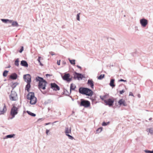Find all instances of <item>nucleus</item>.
Here are the masks:
<instances>
[{
  "label": "nucleus",
  "mask_w": 153,
  "mask_h": 153,
  "mask_svg": "<svg viewBox=\"0 0 153 153\" xmlns=\"http://www.w3.org/2000/svg\"><path fill=\"white\" fill-rule=\"evenodd\" d=\"M63 64H64L65 65V64H66V62H63Z\"/></svg>",
  "instance_id": "nucleus-47"
},
{
  "label": "nucleus",
  "mask_w": 153,
  "mask_h": 153,
  "mask_svg": "<svg viewBox=\"0 0 153 153\" xmlns=\"http://www.w3.org/2000/svg\"><path fill=\"white\" fill-rule=\"evenodd\" d=\"M19 60L18 59H16L15 62V64L16 65L18 66L19 65Z\"/></svg>",
  "instance_id": "nucleus-29"
},
{
  "label": "nucleus",
  "mask_w": 153,
  "mask_h": 153,
  "mask_svg": "<svg viewBox=\"0 0 153 153\" xmlns=\"http://www.w3.org/2000/svg\"><path fill=\"white\" fill-rule=\"evenodd\" d=\"M71 128L69 129L68 128H66L65 129V133L66 135H67L68 134L71 133Z\"/></svg>",
  "instance_id": "nucleus-18"
},
{
  "label": "nucleus",
  "mask_w": 153,
  "mask_h": 153,
  "mask_svg": "<svg viewBox=\"0 0 153 153\" xmlns=\"http://www.w3.org/2000/svg\"><path fill=\"white\" fill-rule=\"evenodd\" d=\"M21 65L22 66H24L25 67H27L28 65L25 61L22 60L21 62Z\"/></svg>",
  "instance_id": "nucleus-16"
},
{
  "label": "nucleus",
  "mask_w": 153,
  "mask_h": 153,
  "mask_svg": "<svg viewBox=\"0 0 153 153\" xmlns=\"http://www.w3.org/2000/svg\"><path fill=\"white\" fill-rule=\"evenodd\" d=\"M140 22L142 26L143 27H145L148 23L147 20L145 19H141L140 21Z\"/></svg>",
  "instance_id": "nucleus-10"
},
{
  "label": "nucleus",
  "mask_w": 153,
  "mask_h": 153,
  "mask_svg": "<svg viewBox=\"0 0 153 153\" xmlns=\"http://www.w3.org/2000/svg\"><path fill=\"white\" fill-rule=\"evenodd\" d=\"M121 81H123V82H126V80H124V79H120V80H119V82H121Z\"/></svg>",
  "instance_id": "nucleus-41"
},
{
  "label": "nucleus",
  "mask_w": 153,
  "mask_h": 153,
  "mask_svg": "<svg viewBox=\"0 0 153 153\" xmlns=\"http://www.w3.org/2000/svg\"><path fill=\"white\" fill-rule=\"evenodd\" d=\"M12 25L13 26H18V25L17 22H12Z\"/></svg>",
  "instance_id": "nucleus-24"
},
{
  "label": "nucleus",
  "mask_w": 153,
  "mask_h": 153,
  "mask_svg": "<svg viewBox=\"0 0 153 153\" xmlns=\"http://www.w3.org/2000/svg\"><path fill=\"white\" fill-rule=\"evenodd\" d=\"M104 74H101L98 77V79H101L104 77Z\"/></svg>",
  "instance_id": "nucleus-25"
},
{
  "label": "nucleus",
  "mask_w": 153,
  "mask_h": 153,
  "mask_svg": "<svg viewBox=\"0 0 153 153\" xmlns=\"http://www.w3.org/2000/svg\"><path fill=\"white\" fill-rule=\"evenodd\" d=\"M49 130L47 129L46 131V134L48 135V133L49 132Z\"/></svg>",
  "instance_id": "nucleus-44"
},
{
  "label": "nucleus",
  "mask_w": 153,
  "mask_h": 153,
  "mask_svg": "<svg viewBox=\"0 0 153 153\" xmlns=\"http://www.w3.org/2000/svg\"><path fill=\"white\" fill-rule=\"evenodd\" d=\"M6 111V108L4 104L0 106V114H4Z\"/></svg>",
  "instance_id": "nucleus-9"
},
{
  "label": "nucleus",
  "mask_w": 153,
  "mask_h": 153,
  "mask_svg": "<svg viewBox=\"0 0 153 153\" xmlns=\"http://www.w3.org/2000/svg\"><path fill=\"white\" fill-rule=\"evenodd\" d=\"M60 60H59V61H57V64L58 65H60Z\"/></svg>",
  "instance_id": "nucleus-43"
},
{
  "label": "nucleus",
  "mask_w": 153,
  "mask_h": 153,
  "mask_svg": "<svg viewBox=\"0 0 153 153\" xmlns=\"http://www.w3.org/2000/svg\"><path fill=\"white\" fill-rule=\"evenodd\" d=\"M27 112L29 114L32 116L35 117L36 116V114H35L32 113L30 111H27Z\"/></svg>",
  "instance_id": "nucleus-23"
},
{
  "label": "nucleus",
  "mask_w": 153,
  "mask_h": 153,
  "mask_svg": "<svg viewBox=\"0 0 153 153\" xmlns=\"http://www.w3.org/2000/svg\"><path fill=\"white\" fill-rule=\"evenodd\" d=\"M118 103L120 105H123L124 106L126 105L125 101L122 99H120Z\"/></svg>",
  "instance_id": "nucleus-15"
},
{
  "label": "nucleus",
  "mask_w": 153,
  "mask_h": 153,
  "mask_svg": "<svg viewBox=\"0 0 153 153\" xmlns=\"http://www.w3.org/2000/svg\"><path fill=\"white\" fill-rule=\"evenodd\" d=\"M125 92V91L124 90H123L122 91H120V94H123Z\"/></svg>",
  "instance_id": "nucleus-37"
},
{
  "label": "nucleus",
  "mask_w": 153,
  "mask_h": 153,
  "mask_svg": "<svg viewBox=\"0 0 153 153\" xmlns=\"http://www.w3.org/2000/svg\"><path fill=\"white\" fill-rule=\"evenodd\" d=\"M114 99L113 98H110L105 100V103L107 105L111 106L113 105Z\"/></svg>",
  "instance_id": "nucleus-7"
},
{
  "label": "nucleus",
  "mask_w": 153,
  "mask_h": 153,
  "mask_svg": "<svg viewBox=\"0 0 153 153\" xmlns=\"http://www.w3.org/2000/svg\"><path fill=\"white\" fill-rule=\"evenodd\" d=\"M90 102L89 101L83 99L81 100V102L79 104L80 106H83L85 108H88L90 106Z\"/></svg>",
  "instance_id": "nucleus-4"
},
{
  "label": "nucleus",
  "mask_w": 153,
  "mask_h": 153,
  "mask_svg": "<svg viewBox=\"0 0 153 153\" xmlns=\"http://www.w3.org/2000/svg\"><path fill=\"white\" fill-rule=\"evenodd\" d=\"M30 82H27V84L25 87V90H27L28 92L29 91V88L30 87Z\"/></svg>",
  "instance_id": "nucleus-20"
},
{
  "label": "nucleus",
  "mask_w": 153,
  "mask_h": 153,
  "mask_svg": "<svg viewBox=\"0 0 153 153\" xmlns=\"http://www.w3.org/2000/svg\"><path fill=\"white\" fill-rule=\"evenodd\" d=\"M23 51V46L21 47V48L20 50L19 51V52L20 53H22V51Z\"/></svg>",
  "instance_id": "nucleus-38"
},
{
  "label": "nucleus",
  "mask_w": 153,
  "mask_h": 153,
  "mask_svg": "<svg viewBox=\"0 0 153 153\" xmlns=\"http://www.w3.org/2000/svg\"><path fill=\"white\" fill-rule=\"evenodd\" d=\"M40 58H41V57H38V62H39L40 63V65H42V64H41V62H40Z\"/></svg>",
  "instance_id": "nucleus-39"
},
{
  "label": "nucleus",
  "mask_w": 153,
  "mask_h": 153,
  "mask_svg": "<svg viewBox=\"0 0 153 153\" xmlns=\"http://www.w3.org/2000/svg\"><path fill=\"white\" fill-rule=\"evenodd\" d=\"M71 140H73L74 139V137L71 136L69 134H67L66 135Z\"/></svg>",
  "instance_id": "nucleus-33"
},
{
  "label": "nucleus",
  "mask_w": 153,
  "mask_h": 153,
  "mask_svg": "<svg viewBox=\"0 0 153 153\" xmlns=\"http://www.w3.org/2000/svg\"><path fill=\"white\" fill-rule=\"evenodd\" d=\"M50 124V123H46L45 124V125H48L49 124Z\"/></svg>",
  "instance_id": "nucleus-46"
},
{
  "label": "nucleus",
  "mask_w": 153,
  "mask_h": 153,
  "mask_svg": "<svg viewBox=\"0 0 153 153\" xmlns=\"http://www.w3.org/2000/svg\"><path fill=\"white\" fill-rule=\"evenodd\" d=\"M79 92L82 94L88 96H91L93 94L92 90L88 88L80 87L79 89Z\"/></svg>",
  "instance_id": "nucleus-2"
},
{
  "label": "nucleus",
  "mask_w": 153,
  "mask_h": 153,
  "mask_svg": "<svg viewBox=\"0 0 153 153\" xmlns=\"http://www.w3.org/2000/svg\"><path fill=\"white\" fill-rule=\"evenodd\" d=\"M80 13H78L77 14V16H76L77 19L78 20V21H79L80 20V19H79V15H80Z\"/></svg>",
  "instance_id": "nucleus-34"
},
{
  "label": "nucleus",
  "mask_w": 153,
  "mask_h": 153,
  "mask_svg": "<svg viewBox=\"0 0 153 153\" xmlns=\"http://www.w3.org/2000/svg\"><path fill=\"white\" fill-rule=\"evenodd\" d=\"M69 61L70 63L72 65H75V60H71L69 59Z\"/></svg>",
  "instance_id": "nucleus-28"
},
{
  "label": "nucleus",
  "mask_w": 153,
  "mask_h": 153,
  "mask_svg": "<svg viewBox=\"0 0 153 153\" xmlns=\"http://www.w3.org/2000/svg\"><path fill=\"white\" fill-rule=\"evenodd\" d=\"M109 122H107V123L103 122L102 123V126H106V125H108L109 124Z\"/></svg>",
  "instance_id": "nucleus-30"
},
{
  "label": "nucleus",
  "mask_w": 153,
  "mask_h": 153,
  "mask_svg": "<svg viewBox=\"0 0 153 153\" xmlns=\"http://www.w3.org/2000/svg\"><path fill=\"white\" fill-rule=\"evenodd\" d=\"M1 20L3 22L5 23H7V22H9L10 23H11L12 22V21L9 20L8 19H2Z\"/></svg>",
  "instance_id": "nucleus-22"
},
{
  "label": "nucleus",
  "mask_w": 153,
  "mask_h": 153,
  "mask_svg": "<svg viewBox=\"0 0 153 153\" xmlns=\"http://www.w3.org/2000/svg\"><path fill=\"white\" fill-rule=\"evenodd\" d=\"M77 67L78 68H80V69H81V67L80 66H79V65H77Z\"/></svg>",
  "instance_id": "nucleus-45"
},
{
  "label": "nucleus",
  "mask_w": 153,
  "mask_h": 153,
  "mask_svg": "<svg viewBox=\"0 0 153 153\" xmlns=\"http://www.w3.org/2000/svg\"><path fill=\"white\" fill-rule=\"evenodd\" d=\"M129 96H131L134 97L133 93L132 92H130L129 94Z\"/></svg>",
  "instance_id": "nucleus-42"
},
{
  "label": "nucleus",
  "mask_w": 153,
  "mask_h": 153,
  "mask_svg": "<svg viewBox=\"0 0 153 153\" xmlns=\"http://www.w3.org/2000/svg\"><path fill=\"white\" fill-rule=\"evenodd\" d=\"M18 108L15 106L13 105V107L11 108V111L10 112V115L12 116L11 119H12L14 117L15 115L17 114L18 113Z\"/></svg>",
  "instance_id": "nucleus-5"
},
{
  "label": "nucleus",
  "mask_w": 153,
  "mask_h": 153,
  "mask_svg": "<svg viewBox=\"0 0 153 153\" xmlns=\"http://www.w3.org/2000/svg\"><path fill=\"white\" fill-rule=\"evenodd\" d=\"M144 151L146 153H153V151H150L148 150H145Z\"/></svg>",
  "instance_id": "nucleus-31"
},
{
  "label": "nucleus",
  "mask_w": 153,
  "mask_h": 153,
  "mask_svg": "<svg viewBox=\"0 0 153 153\" xmlns=\"http://www.w3.org/2000/svg\"><path fill=\"white\" fill-rule=\"evenodd\" d=\"M70 77V75L69 74L65 73L64 75L62 76V78L63 80L69 82L71 80V78Z\"/></svg>",
  "instance_id": "nucleus-8"
},
{
  "label": "nucleus",
  "mask_w": 153,
  "mask_h": 153,
  "mask_svg": "<svg viewBox=\"0 0 153 153\" xmlns=\"http://www.w3.org/2000/svg\"><path fill=\"white\" fill-rule=\"evenodd\" d=\"M17 75L16 73L12 74L10 76V78L13 79H17Z\"/></svg>",
  "instance_id": "nucleus-17"
},
{
  "label": "nucleus",
  "mask_w": 153,
  "mask_h": 153,
  "mask_svg": "<svg viewBox=\"0 0 153 153\" xmlns=\"http://www.w3.org/2000/svg\"><path fill=\"white\" fill-rule=\"evenodd\" d=\"M14 136V134H10V135H7V136L6 137L7 138H11V137H13V136Z\"/></svg>",
  "instance_id": "nucleus-32"
},
{
  "label": "nucleus",
  "mask_w": 153,
  "mask_h": 153,
  "mask_svg": "<svg viewBox=\"0 0 153 153\" xmlns=\"http://www.w3.org/2000/svg\"><path fill=\"white\" fill-rule=\"evenodd\" d=\"M10 99L12 101H16L17 99V95L14 91H11V94L10 95Z\"/></svg>",
  "instance_id": "nucleus-6"
},
{
  "label": "nucleus",
  "mask_w": 153,
  "mask_h": 153,
  "mask_svg": "<svg viewBox=\"0 0 153 153\" xmlns=\"http://www.w3.org/2000/svg\"><path fill=\"white\" fill-rule=\"evenodd\" d=\"M74 76L76 77L78 80L82 79V78L83 77V76L81 74H78L76 73H75Z\"/></svg>",
  "instance_id": "nucleus-14"
},
{
  "label": "nucleus",
  "mask_w": 153,
  "mask_h": 153,
  "mask_svg": "<svg viewBox=\"0 0 153 153\" xmlns=\"http://www.w3.org/2000/svg\"><path fill=\"white\" fill-rule=\"evenodd\" d=\"M76 87V86L73 83L71 84L70 86V90L71 91V90H74Z\"/></svg>",
  "instance_id": "nucleus-21"
},
{
  "label": "nucleus",
  "mask_w": 153,
  "mask_h": 153,
  "mask_svg": "<svg viewBox=\"0 0 153 153\" xmlns=\"http://www.w3.org/2000/svg\"><path fill=\"white\" fill-rule=\"evenodd\" d=\"M8 72V71H5L4 72L3 75L4 76H7V73Z\"/></svg>",
  "instance_id": "nucleus-26"
},
{
  "label": "nucleus",
  "mask_w": 153,
  "mask_h": 153,
  "mask_svg": "<svg viewBox=\"0 0 153 153\" xmlns=\"http://www.w3.org/2000/svg\"><path fill=\"white\" fill-rule=\"evenodd\" d=\"M27 98L30 100V103L31 104H35L36 102L37 99L34 96V93H29L27 95Z\"/></svg>",
  "instance_id": "nucleus-3"
},
{
  "label": "nucleus",
  "mask_w": 153,
  "mask_h": 153,
  "mask_svg": "<svg viewBox=\"0 0 153 153\" xmlns=\"http://www.w3.org/2000/svg\"><path fill=\"white\" fill-rule=\"evenodd\" d=\"M102 129V127H101L100 128H99L97 130V132L98 133H100L101 132Z\"/></svg>",
  "instance_id": "nucleus-27"
},
{
  "label": "nucleus",
  "mask_w": 153,
  "mask_h": 153,
  "mask_svg": "<svg viewBox=\"0 0 153 153\" xmlns=\"http://www.w3.org/2000/svg\"><path fill=\"white\" fill-rule=\"evenodd\" d=\"M49 53H50V54H51L52 55V56H53V55H55L54 53L53 52H50Z\"/></svg>",
  "instance_id": "nucleus-40"
},
{
  "label": "nucleus",
  "mask_w": 153,
  "mask_h": 153,
  "mask_svg": "<svg viewBox=\"0 0 153 153\" xmlns=\"http://www.w3.org/2000/svg\"><path fill=\"white\" fill-rule=\"evenodd\" d=\"M51 87L53 90L55 91L59 90L60 88L55 83H51Z\"/></svg>",
  "instance_id": "nucleus-11"
},
{
  "label": "nucleus",
  "mask_w": 153,
  "mask_h": 153,
  "mask_svg": "<svg viewBox=\"0 0 153 153\" xmlns=\"http://www.w3.org/2000/svg\"><path fill=\"white\" fill-rule=\"evenodd\" d=\"M24 79L25 81L27 82H31V76L30 74H27L24 75Z\"/></svg>",
  "instance_id": "nucleus-12"
},
{
  "label": "nucleus",
  "mask_w": 153,
  "mask_h": 153,
  "mask_svg": "<svg viewBox=\"0 0 153 153\" xmlns=\"http://www.w3.org/2000/svg\"><path fill=\"white\" fill-rule=\"evenodd\" d=\"M149 132L151 133H153V128H151L149 129Z\"/></svg>",
  "instance_id": "nucleus-36"
},
{
  "label": "nucleus",
  "mask_w": 153,
  "mask_h": 153,
  "mask_svg": "<svg viewBox=\"0 0 153 153\" xmlns=\"http://www.w3.org/2000/svg\"><path fill=\"white\" fill-rule=\"evenodd\" d=\"M106 97V96H103L102 97H101V99L103 100L104 101V102H105V100H106L105 99V97Z\"/></svg>",
  "instance_id": "nucleus-35"
},
{
  "label": "nucleus",
  "mask_w": 153,
  "mask_h": 153,
  "mask_svg": "<svg viewBox=\"0 0 153 153\" xmlns=\"http://www.w3.org/2000/svg\"><path fill=\"white\" fill-rule=\"evenodd\" d=\"M114 79H111V80L110 82V85L112 87H114L115 86V85L114 84Z\"/></svg>",
  "instance_id": "nucleus-19"
},
{
  "label": "nucleus",
  "mask_w": 153,
  "mask_h": 153,
  "mask_svg": "<svg viewBox=\"0 0 153 153\" xmlns=\"http://www.w3.org/2000/svg\"><path fill=\"white\" fill-rule=\"evenodd\" d=\"M48 75H49V74H47L46 75V76H48Z\"/></svg>",
  "instance_id": "nucleus-48"
},
{
  "label": "nucleus",
  "mask_w": 153,
  "mask_h": 153,
  "mask_svg": "<svg viewBox=\"0 0 153 153\" xmlns=\"http://www.w3.org/2000/svg\"><path fill=\"white\" fill-rule=\"evenodd\" d=\"M87 84L88 85H90L92 89L94 88V82L92 79H88V81Z\"/></svg>",
  "instance_id": "nucleus-13"
},
{
  "label": "nucleus",
  "mask_w": 153,
  "mask_h": 153,
  "mask_svg": "<svg viewBox=\"0 0 153 153\" xmlns=\"http://www.w3.org/2000/svg\"><path fill=\"white\" fill-rule=\"evenodd\" d=\"M36 80L37 81H39V88L42 91V90L45 89L47 82L44 80L43 78L37 77L36 78Z\"/></svg>",
  "instance_id": "nucleus-1"
}]
</instances>
